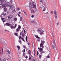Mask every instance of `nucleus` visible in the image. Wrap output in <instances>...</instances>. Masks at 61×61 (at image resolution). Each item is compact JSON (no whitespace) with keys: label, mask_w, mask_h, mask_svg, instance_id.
<instances>
[{"label":"nucleus","mask_w":61,"mask_h":61,"mask_svg":"<svg viewBox=\"0 0 61 61\" xmlns=\"http://www.w3.org/2000/svg\"><path fill=\"white\" fill-rule=\"evenodd\" d=\"M23 47L24 48H25V47L24 45H23Z\"/></svg>","instance_id":"052dcab7"},{"label":"nucleus","mask_w":61,"mask_h":61,"mask_svg":"<svg viewBox=\"0 0 61 61\" xmlns=\"http://www.w3.org/2000/svg\"><path fill=\"white\" fill-rule=\"evenodd\" d=\"M59 22H58L57 23V25H59Z\"/></svg>","instance_id":"0e129e2a"},{"label":"nucleus","mask_w":61,"mask_h":61,"mask_svg":"<svg viewBox=\"0 0 61 61\" xmlns=\"http://www.w3.org/2000/svg\"><path fill=\"white\" fill-rule=\"evenodd\" d=\"M34 54L35 55H36V51H35V50H34Z\"/></svg>","instance_id":"79ce46f5"},{"label":"nucleus","mask_w":61,"mask_h":61,"mask_svg":"<svg viewBox=\"0 0 61 61\" xmlns=\"http://www.w3.org/2000/svg\"><path fill=\"white\" fill-rule=\"evenodd\" d=\"M37 41H38V42H39L40 41V39H38L37 40Z\"/></svg>","instance_id":"4d7b16f0"},{"label":"nucleus","mask_w":61,"mask_h":61,"mask_svg":"<svg viewBox=\"0 0 61 61\" xmlns=\"http://www.w3.org/2000/svg\"><path fill=\"white\" fill-rule=\"evenodd\" d=\"M39 54V53H38V52L37 51V55L38 56V54Z\"/></svg>","instance_id":"e2e57ef3"},{"label":"nucleus","mask_w":61,"mask_h":61,"mask_svg":"<svg viewBox=\"0 0 61 61\" xmlns=\"http://www.w3.org/2000/svg\"><path fill=\"white\" fill-rule=\"evenodd\" d=\"M28 57L27 56H25V58H27Z\"/></svg>","instance_id":"bf43d9fd"},{"label":"nucleus","mask_w":61,"mask_h":61,"mask_svg":"<svg viewBox=\"0 0 61 61\" xmlns=\"http://www.w3.org/2000/svg\"><path fill=\"white\" fill-rule=\"evenodd\" d=\"M10 27L11 29H14V27L13 26H10Z\"/></svg>","instance_id":"a211bd4d"},{"label":"nucleus","mask_w":61,"mask_h":61,"mask_svg":"<svg viewBox=\"0 0 61 61\" xmlns=\"http://www.w3.org/2000/svg\"><path fill=\"white\" fill-rule=\"evenodd\" d=\"M25 49H24L23 50V51H22V52H24V53H25Z\"/></svg>","instance_id":"e433bc0d"},{"label":"nucleus","mask_w":61,"mask_h":61,"mask_svg":"<svg viewBox=\"0 0 61 61\" xmlns=\"http://www.w3.org/2000/svg\"><path fill=\"white\" fill-rule=\"evenodd\" d=\"M25 34H24V33H23L22 34V36H25Z\"/></svg>","instance_id":"a19ab883"},{"label":"nucleus","mask_w":61,"mask_h":61,"mask_svg":"<svg viewBox=\"0 0 61 61\" xmlns=\"http://www.w3.org/2000/svg\"><path fill=\"white\" fill-rule=\"evenodd\" d=\"M7 52H8L9 55H10V54H11V52H10V51H9L8 50H7Z\"/></svg>","instance_id":"f8f14e48"},{"label":"nucleus","mask_w":61,"mask_h":61,"mask_svg":"<svg viewBox=\"0 0 61 61\" xmlns=\"http://www.w3.org/2000/svg\"><path fill=\"white\" fill-rule=\"evenodd\" d=\"M20 10V8L19 7L18 8L17 10Z\"/></svg>","instance_id":"de8ad7c7"},{"label":"nucleus","mask_w":61,"mask_h":61,"mask_svg":"<svg viewBox=\"0 0 61 61\" xmlns=\"http://www.w3.org/2000/svg\"><path fill=\"white\" fill-rule=\"evenodd\" d=\"M33 8H35L36 7V5L35 4L34 5H33Z\"/></svg>","instance_id":"5701e85b"},{"label":"nucleus","mask_w":61,"mask_h":61,"mask_svg":"<svg viewBox=\"0 0 61 61\" xmlns=\"http://www.w3.org/2000/svg\"><path fill=\"white\" fill-rule=\"evenodd\" d=\"M14 20L15 21H16V20H17V18H15L14 19Z\"/></svg>","instance_id":"bb28decb"},{"label":"nucleus","mask_w":61,"mask_h":61,"mask_svg":"<svg viewBox=\"0 0 61 61\" xmlns=\"http://www.w3.org/2000/svg\"><path fill=\"white\" fill-rule=\"evenodd\" d=\"M3 61H6V59L5 58H3Z\"/></svg>","instance_id":"cd10ccee"},{"label":"nucleus","mask_w":61,"mask_h":61,"mask_svg":"<svg viewBox=\"0 0 61 61\" xmlns=\"http://www.w3.org/2000/svg\"><path fill=\"white\" fill-rule=\"evenodd\" d=\"M25 29H24V34H25Z\"/></svg>","instance_id":"09e8293b"},{"label":"nucleus","mask_w":61,"mask_h":61,"mask_svg":"<svg viewBox=\"0 0 61 61\" xmlns=\"http://www.w3.org/2000/svg\"><path fill=\"white\" fill-rule=\"evenodd\" d=\"M53 43L54 45H55V46H56V44L55 43V40H53Z\"/></svg>","instance_id":"393cba45"},{"label":"nucleus","mask_w":61,"mask_h":61,"mask_svg":"<svg viewBox=\"0 0 61 61\" xmlns=\"http://www.w3.org/2000/svg\"><path fill=\"white\" fill-rule=\"evenodd\" d=\"M52 46L53 49H55V46L54 45H53Z\"/></svg>","instance_id":"7c9ffc66"},{"label":"nucleus","mask_w":61,"mask_h":61,"mask_svg":"<svg viewBox=\"0 0 61 61\" xmlns=\"http://www.w3.org/2000/svg\"><path fill=\"white\" fill-rule=\"evenodd\" d=\"M42 7L43 8H45V7H44L43 5L42 6Z\"/></svg>","instance_id":"680f3d73"},{"label":"nucleus","mask_w":61,"mask_h":61,"mask_svg":"<svg viewBox=\"0 0 61 61\" xmlns=\"http://www.w3.org/2000/svg\"><path fill=\"white\" fill-rule=\"evenodd\" d=\"M29 60L30 61L31 60V57H30H30L29 58Z\"/></svg>","instance_id":"f704fd0d"},{"label":"nucleus","mask_w":61,"mask_h":61,"mask_svg":"<svg viewBox=\"0 0 61 61\" xmlns=\"http://www.w3.org/2000/svg\"><path fill=\"white\" fill-rule=\"evenodd\" d=\"M30 5L32 6H33L34 5V3L33 2H31L30 3Z\"/></svg>","instance_id":"1a4fd4ad"},{"label":"nucleus","mask_w":61,"mask_h":61,"mask_svg":"<svg viewBox=\"0 0 61 61\" xmlns=\"http://www.w3.org/2000/svg\"><path fill=\"white\" fill-rule=\"evenodd\" d=\"M54 13V14L55 15H57V12H56V10H55Z\"/></svg>","instance_id":"dca6fc26"},{"label":"nucleus","mask_w":61,"mask_h":61,"mask_svg":"<svg viewBox=\"0 0 61 61\" xmlns=\"http://www.w3.org/2000/svg\"><path fill=\"white\" fill-rule=\"evenodd\" d=\"M13 16H14V15H13L9 16L8 18V20H10V19H11Z\"/></svg>","instance_id":"f257e3e1"},{"label":"nucleus","mask_w":61,"mask_h":61,"mask_svg":"<svg viewBox=\"0 0 61 61\" xmlns=\"http://www.w3.org/2000/svg\"><path fill=\"white\" fill-rule=\"evenodd\" d=\"M6 15V14L5 13V14H4L3 15V16H5Z\"/></svg>","instance_id":"13d9d810"},{"label":"nucleus","mask_w":61,"mask_h":61,"mask_svg":"<svg viewBox=\"0 0 61 61\" xmlns=\"http://www.w3.org/2000/svg\"><path fill=\"white\" fill-rule=\"evenodd\" d=\"M6 56H7V57H8L7 58V59H8V60H11V58H10V57L9 58V56H8V55H7L6 56Z\"/></svg>","instance_id":"9d476101"},{"label":"nucleus","mask_w":61,"mask_h":61,"mask_svg":"<svg viewBox=\"0 0 61 61\" xmlns=\"http://www.w3.org/2000/svg\"><path fill=\"white\" fill-rule=\"evenodd\" d=\"M25 39H26V41H27V36H26Z\"/></svg>","instance_id":"473e14b6"},{"label":"nucleus","mask_w":61,"mask_h":61,"mask_svg":"<svg viewBox=\"0 0 61 61\" xmlns=\"http://www.w3.org/2000/svg\"><path fill=\"white\" fill-rule=\"evenodd\" d=\"M18 42H19L21 44H22V43H21V41H18Z\"/></svg>","instance_id":"c9c22d12"},{"label":"nucleus","mask_w":61,"mask_h":61,"mask_svg":"<svg viewBox=\"0 0 61 61\" xmlns=\"http://www.w3.org/2000/svg\"><path fill=\"white\" fill-rule=\"evenodd\" d=\"M7 10V9H6V7H4V11H6Z\"/></svg>","instance_id":"f3484780"},{"label":"nucleus","mask_w":61,"mask_h":61,"mask_svg":"<svg viewBox=\"0 0 61 61\" xmlns=\"http://www.w3.org/2000/svg\"><path fill=\"white\" fill-rule=\"evenodd\" d=\"M23 12H24V13L25 14L26 13V12L25 11H23Z\"/></svg>","instance_id":"338daca9"},{"label":"nucleus","mask_w":61,"mask_h":61,"mask_svg":"<svg viewBox=\"0 0 61 61\" xmlns=\"http://www.w3.org/2000/svg\"><path fill=\"white\" fill-rule=\"evenodd\" d=\"M35 37H36L37 38H38V39H40V38L39 37H38V36H37L36 35L35 36Z\"/></svg>","instance_id":"2eb2a0df"},{"label":"nucleus","mask_w":61,"mask_h":61,"mask_svg":"<svg viewBox=\"0 0 61 61\" xmlns=\"http://www.w3.org/2000/svg\"><path fill=\"white\" fill-rule=\"evenodd\" d=\"M38 49L39 50L40 52H42L43 50V49H42L41 48H40L39 47L38 48Z\"/></svg>","instance_id":"39448f33"},{"label":"nucleus","mask_w":61,"mask_h":61,"mask_svg":"<svg viewBox=\"0 0 61 61\" xmlns=\"http://www.w3.org/2000/svg\"><path fill=\"white\" fill-rule=\"evenodd\" d=\"M14 35H15V36H18V35L17 33H15Z\"/></svg>","instance_id":"b1692460"},{"label":"nucleus","mask_w":61,"mask_h":61,"mask_svg":"<svg viewBox=\"0 0 61 61\" xmlns=\"http://www.w3.org/2000/svg\"><path fill=\"white\" fill-rule=\"evenodd\" d=\"M44 53H45V52L44 51H42L41 53V54H42Z\"/></svg>","instance_id":"5fc2aeb1"},{"label":"nucleus","mask_w":61,"mask_h":61,"mask_svg":"<svg viewBox=\"0 0 61 61\" xmlns=\"http://www.w3.org/2000/svg\"><path fill=\"white\" fill-rule=\"evenodd\" d=\"M17 26V25L16 24L15 25L14 27V29H15V28Z\"/></svg>","instance_id":"c85d7f7f"},{"label":"nucleus","mask_w":61,"mask_h":61,"mask_svg":"<svg viewBox=\"0 0 61 61\" xmlns=\"http://www.w3.org/2000/svg\"><path fill=\"white\" fill-rule=\"evenodd\" d=\"M23 56H25V53L23 54Z\"/></svg>","instance_id":"c03bdc74"},{"label":"nucleus","mask_w":61,"mask_h":61,"mask_svg":"<svg viewBox=\"0 0 61 61\" xmlns=\"http://www.w3.org/2000/svg\"><path fill=\"white\" fill-rule=\"evenodd\" d=\"M18 16H19V17H20V15H19V14L18 13Z\"/></svg>","instance_id":"6e6d98bb"},{"label":"nucleus","mask_w":61,"mask_h":61,"mask_svg":"<svg viewBox=\"0 0 61 61\" xmlns=\"http://www.w3.org/2000/svg\"><path fill=\"white\" fill-rule=\"evenodd\" d=\"M39 57H40V58H41V57L42 56H41L40 55H39Z\"/></svg>","instance_id":"49530a36"},{"label":"nucleus","mask_w":61,"mask_h":61,"mask_svg":"<svg viewBox=\"0 0 61 61\" xmlns=\"http://www.w3.org/2000/svg\"><path fill=\"white\" fill-rule=\"evenodd\" d=\"M4 19H5L3 18H1V19H2V20H4Z\"/></svg>","instance_id":"774afa93"},{"label":"nucleus","mask_w":61,"mask_h":61,"mask_svg":"<svg viewBox=\"0 0 61 61\" xmlns=\"http://www.w3.org/2000/svg\"><path fill=\"white\" fill-rule=\"evenodd\" d=\"M46 8H44V9L43 10V11H46Z\"/></svg>","instance_id":"864d4df0"},{"label":"nucleus","mask_w":61,"mask_h":61,"mask_svg":"<svg viewBox=\"0 0 61 61\" xmlns=\"http://www.w3.org/2000/svg\"><path fill=\"white\" fill-rule=\"evenodd\" d=\"M44 44H42V43H40V47H42V48H44Z\"/></svg>","instance_id":"6e6552de"},{"label":"nucleus","mask_w":61,"mask_h":61,"mask_svg":"<svg viewBox=\"0 0 61 61\" xmlns=\"http://www.w3.org/2000/svg\"><path fill=\"white\" fill-rule=\"evenodd\" d=\"M32 8H33V7H32V6H30V10H32Z\"/></svg>","instance_id":"aec40b11"},{"label":"nucleus","mask_w":61,"mask_h":61,"mask_svg":"<svg viewBox=\"0 0 61 61\" xmlns=\"http://www.w3.org/2000/svg\"><path fill=\"white\" fill-rule=\"evenodd\" d=\"M1 2H3L5 1V0H0Z\"/></svg>","instance_id":"c756f323"},{"label":"nucleus","mask_w":61,"mask_h":61,"mask_svg":"<svg viewBox=\"0 0 61 61\" xmlns=\"http://www.w3.org/2000/svg\"><path fill=\"white\" fill-rule=\"evenodd\" d=\"M36 12V10L35 11L34 10H31V12L32 13H35V12Z\"/></svg>","instance_id":"423d86ee"},{"label":"nucleus","mask_w":61,"mask_h":61,"mask_svg":"<svg viewBox=\"0 0 61 61\" xmlns=\"http://www.w3.org/2000/svg\"><path fill=\"white\" fill-rule=\"evenodd\" d=\"M31 17H32V18H33L34 17V16L33 15H32Z\"/></svg>","instance_id":"603ef678"},{"label":"nucleus","mask_w":61,"mask_h":61,"mask_svg":"<svg viewBox=\"0 0 61 61\" xmlns=\"http://www.w3.org/2000/svg\"><path fill=\"white\" fill-rule=\"evenodd\" d=\"M16 32H19V29L18 28L16 30Z\"/></svg>","instance_id":"a878e982"},{"label":"nucleus","mask_w":61,"mask_h":61,"mask_svg":"<svg viewBox=\"0 0 61 61\" xmlns=\"http://www.w3.org/2000/svg\"><path fill=\"white\" fill-rule=\"evenodd\" d=\"M57 15H55V18L56 19L57 18Z\"/></svg>","instance_id":"4c0bfd02"},{"label":"nucleus","mask_w":61,"mask_h":61,"mask_svg":"<svg viewBox=\"0 0 61 61\" xmlns=\"http://www.w3.org/2000/svg\"><path fill=\"white\" fill-rule=\"evenodd\" d=\"M14 8V6L13 5H11L10 6V9L11 10H13Z\"/></svg>","instance_id":"9b49d317"},{"label":"nucleus","mask_w":61,"mask_h":61,"mask_svg":"<svg viewBox=\"0 0 61 61\" xmlns=\"http://www.w3.org/2000/svg\"><path fill=\"white\" fill-rule=\"evenodd\" d=\"M17 48H18V49H20V46H17Z\"/></svg>","instance_id":"2f4dec72"},{"label":"nucleus","mask_w":61,"mask_h":61,"mask_svg":"<svg viewBox=\"0 0 61 61\" xmlns=\"http://www.w3.org/2000/svg\"><path fill=\"white\" fill-rule=\"evenodd\" d=\"M22 17H20V21H22Z\"/></svg>","instance_id":"58836bf2"},{"label":"nucleus","mask_w":61,"mask_h":61,"mask_svg":"<svg viewBox=\"0 0 61 61\" xmlns=\"http://www.w3.org/2000/svg\"><path fill=\"white\" fill-rule=\"evenodd\" d=\"M2 8H4V7H8V4L6 3L4 5H2Z\"/></svg>","instance_id":"f03ea898"},{"label":"nucleus","mask_w":61,"mask_h":61,"mask_svg":"<svg viewBox=\"0 0 61 61\" xmlns=\"http://www.w3.org/2000/svg\"><path fill=\"white\" fill-rule=\"evenodd\" d=\"M53 11H52L51 12V15H52L53 14Z\"/></svg>","instance_id":"a18cd8bd"},{"label":"nucleus","mask_w":61,"mask_h":61,"mask_svg":"<svg viewBox=\"0 0 61 61\" xmlns=\"http://www.w3.org/2000/svg\"><path fill=\"white\" fill-rule=\"evenodd\" d=\"M41 44H44V43H45V41H42V40H41Z\"/></svg>","instance_id":"4468645a"},{"label":"nucleus","mask_w":61,"mask_h":61,"mask_svg":"<svg viewBox=\"0 0 61 61\" xmlns=\"http://www.w3.org/2000/svg\"><path fill=\"white\" fill-rule=\"evenodd\" d=\"M52 35L53 36V37H54V35H55V33H52Z\"/></svg>","instance_id":"8fccbe9b"},{"label":"nucleus","mask_w":61,"mask_h":61,"mask_svg":"<svg viewBox=\"0 0 61 61\" xmlns=\"http://www.w3.org/2000/svg\"><path fill=\"white\" fill-rule=\"evenodd\" d=\"M2 51V53H3V51H4L3 49H2V48H0V52L1 53V51Z\"/></svg>","instance_id":"0eeeda50"},{"label":"nucleus","mask_w":61,"mask_h":61,"mask_svg":"<svg viewBox=\"0 0 61 61\" xmlns=\"http://www.w3.org/2000/svg\"><path fill=\"white\" fill-rule=\"evenodd\" d=\"M5 25V26H10V25H11V24H10V23H6L5 24H4Z\"/></svg>","instance_id":"20e7f679"},{"label":"nucleus","mask_w":61,"mask_h":61,"mask_svg":"<svg viewBox=\"0 0 61 61\" xmlns=\"http://www.w3.org/2000/svg\"><path fill=\"white\" fill-rule=\"evenodd\" d=\"M19 14H21V12L19 11Z\"/></svg>","instance_id":"69168bd1"},{"label":"nucleus","mask_w":61,"mask_h":61,"mask_svg":"<svg viewBox=\"0 0 61 61\" xmlns=\"http://www.w3.org/2000/svg\"><path fill=\"white\" fill-rule=\"evenodd\" d=\"M3 43L4 45H6V44H7V41H5V42Z\"/></svg>","instance_id":"412c9836"},{"label":"nucleus","mask_w":61,"mask_h":61,"mask_svg":"<svg viewBox=\"0 0 61 61\" xmlns=\"http://www.w3.org/2000/svg\"><path fill=\"white\" fill-rule=\"evenodd\" d=\"M11 5H8V6H9V7H11Z\"/></svg>","instance_id":"3c124183"},{"label":"nucleus","mask_w":61,"mask_h":61,"mask_svg":"<svg viewBox=\"0 0 61 61\" xmlns=\"http://www.w3.org/2000/svg\"><path fill=\"white\" fill-rule=\"evenodd\" d=\"M27 53V51H28V53H29V54L30 56L31 55V51L30 50H29L28 49H27L26 50Z\"/></svg>","instance_id":"7ed1b4c3"},{"label":"nucleus","mask_w":61,"mask_h":61,"mask_svg":"<svg viewBox=\"0 0 61 61\" xmlns=\"http://www.w3.org/2000/svg\"><path fill=\"white\" fill-rule=\"evenodd\" d=\"M31 22L32 23H35V22L33 20H32L31 21Z\"/></svg>","instance_id":"72a5a7b5"},{"label":"nucleus","mask_w":61,"mask_h":61,"mask_svg":"<svg viewBox=\"0 0 61 61\" xmlns=\"http://www.w3.org/2000/svg\"><path fill=\"white\" fill-rule=\"evenodd\" d=\"M44 31H41V32L40 33V34L42 35V34H44Z\"/></svg>","instance_id":"ddd939ff"},{"label":"nucleus","mask_w":61,"mask_h":61,"mask_svg":"<svg viewBox=\"0 0 61 61\" xmlns=\"http://www.w3.org/2000/svg\"><path fill=\"white\" fill-rule=\"evenodd\" d=\"M41 31V30H40V29L39 30V32H41V31Z\"/></svg>","instance_id":"37998d69"},{"label":"nucleus","mask_w":61,"mask_h":61,"mask_svg":"<svg viewBox=\"0 0 61 61\" xmlns=\"http://www.w3.org/2000/svg\"><path fill=\"white\" fill-rule=\"evenodd\" d=\"M22 41H23L25 42V40H24V38H22Z\"/></svg>","instance_id":"ea45409f"},{"label":"nucleus","mask_w":61,"mask_h":61,"mask_svg":"<svg viewBox=\"0 0 61 61\" xmlns=\"http://www.w3.org/2000/svg\"><path fill=\"white\" fill-rule=\"evenodd\" d=\"M50 58V56L49 55H48L46 57V58Z\"/></svg>","instance_id":"6ab92c4d"},{"label":"nucleus","mask_w":61,"mask_h":61,"mask_svg":"<svg viewBox=\"0 0 61 61\" xmlns=\"http://www.w3.org/2000/svg\"><path fill=\"white\" fill-rule=\"evenodd\" d=\"M21 28V26H20V25H19L18 29L19 30Z\"/></svg>","instance_id":"4be33fe9"}]
</instances>
